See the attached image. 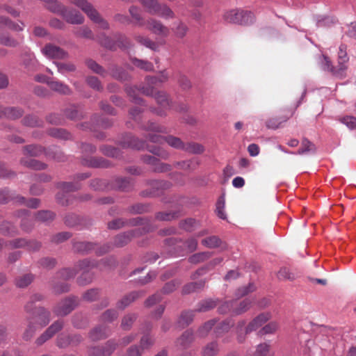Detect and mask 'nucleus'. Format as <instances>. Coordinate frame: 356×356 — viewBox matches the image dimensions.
<instances>
[{
	"mask_svg": "<svg viewBox=\"0 0 356 356\" xmlns=\"http://www.w3.org/2000/svg\"><path fill=\"white\" fill-rule=\"evenodd\" d=\"M115 264V260L107 259H102L99 263L88 259L79 261L76 263V267L79 268V271H82V273L77 279L78 284L83 286L90 284L93 279V274L90 272V270L95 267H99L102 269V265L111 267Z\"/></svg>",
	"mask_w": 356,
	"mask_h": 356,
	"instance_id": "obj_1",
	"label": "nucleus"
},
{
	"mask_svg": "<svg viewBox=\"0 0 356 356\" xmlns=\"http://www.w3.org/2000/svg\"><path fill=\"white\" fill-rule=\"evenodd\" d=\"M121 144L123 147H131L138 150L146 147L149 152L163 159H168L170 156V154L165 149L158 146H146L145 141L140 140L131 134L126 135Z\"/></svg>",
	"mask_w": 356,
	"mask_h": 356,
	"instance_id": "obj_2",
	"label": "nucleus"
},
{
	"mask_svg": "<svg viewBox=\"0 0 356 356\" xmlns=\"http://www.w3.org/2000/svg\"><path fill=\"white\" fill-rule=\"evenodd\" d=\"M346 49L347 47L346 44H341L339 46L338 52V65L337 67H334L332 65L330 58L327 56H324L325 70L330 72L333 76L339 79H343L346 76V71L348 69L346 63L349 60Z\"/></svg>",
	"mask_w": 356,
	"mask_h": 356,
	"instance_id": "obj_3",
	"label": "nucleus"
},
{
	"mask_svg": "<svg viewBox=\"0 0 356 356\" xmlns=\"http://www.w3.org/2000/svg\"><path fill=\"white\" fill-rule=\"evenodd\" d=\"M270 317L271 316L269 313L260 314L249 323V324L245 327L244 332L243 327L245 325V321L243 320L239 321L236 327L238 341L239 343H243L245 341V335L247 334L257 330L267 322Z\"/></svg>",
	"mask_w": 356,
	"mask_h": 356,
	"instance_id": "obj_4",
	"label": "nucleus"
},
{
	"mask_svg": "<svg viewBox=\"0 0 356 356\" xmlns=\"http://www.w3.org/2000/svg\"><path fill=\"white\" fill-rule=\"evenodd\" d=\"M158 79L157 76H147L145 80L148 84L147 86H143L142 88L138 89L136 87L127 86L125 88L126 92L132 98V101L134 103L140 104L142 102V99L138 97V94L142 93L146 96H152L154 92L153 86L159 83Z\"/></svg>",
	"mask_w": 356,
	"mask_h": 356,
	"instance_id": "obj_5",
	"label": "nucleus"
},
{
	"mask_svg": "<svg viewBox=\"0 0 356 356\" xmlns=\"http://www.w3.org/2000/svg\"><path fill=\"white\" fill-rule=\"evenodd\" d=\"M155 229L156 227L153 226L149 221L145 220V225L142 228H137L117 235L114 238L113 244L115 247H123L129 243L133 238L152 232Z\"/></svg>",
	"mask_w": 356,
	"mask_h": 356,
	"instance_id": "obj_6",
	"label": "nucleus"
},
{
	"mask_svg": "<svg viewBox=\"0 0 356 356\" xmlns=\"http://www.w3.org/2000/svg\"><path fill=\"white\" fill-rule=\"evenodd\" d=\"M223 19L227 23L248 25L253 23L254 15L251 11L233 9L225 12Z\"/></svg>",
	"mask_w": 356,
	"mask_h": 356,
	"instance_id": "obj_7",
	"label": "nucleus"
},
{
	"mask_svg": "<svg viewBox=\"0 0 356 356\" xmlns=\"http://www.w3.org/2000/svg\"><path fill=\"white\" fill-rule=\"evenodd\" d=\"M115 38L117 40L116 42L105 34L101 33L97 35L96 40L102 47L111 50H115L118 47L120 48L129 47L130 42L125 35L118 34L115 35Z\"/></svg>",
	"mask_w": 356,
	"mask_h": 356,
	"instance_id": "obj_8",
	"label": "nucleus"
},
{
	"mask_svg": "<svg viewBox=\"0 0 356 356\" xmlns=\"http://www.w3.org/2000/svg\"><path fill=\"white\" fill-rule=\"evenodd\" d=\"M111 246L109 244L99 245L95 243L85 241H74L73 250L81 254H88L92 250H95L97 254L101 255L109 252Z\"/></svg>",
	"mask_w": 356,
	"mask_h": 356,
	"instance_id": "obj_9",
	"label": "nucleus"
},
{
	"mask_svg": "<svg viewBox=\"0 0 356 356\" xmlns=\"http://www.w3.org/2000/svg\"><path fill=\"white\" fill-rule=\"evenodd\" d=\"M57 188L61 190V192L56 195L58 202L61 205L67 206L72 202V196L69 193L79 190L80 185L71 182H60L58 183Z\"/></svg>",
	"mask_w": 356,
	"mask_h": 356,
	"instance_id": "obj_10",
	"label": "nucleus"
},
{
	"mask_svg": "<svg viewBox=\"0 0 356 356\" xmlns=\"http://www.w3.org/2000/svg\"><path fill=\"white\" fill-rule=\"evenodd\" d=\"M11 199L14 200L15 202H19V204L26 205L27 207L33 209H36L40 205V200L37 198H31L26 200L24 197L19 195H17L16 197L11 196L8 190L5 189L0 191V203H7Z\"/></svg>",
	"mask_w": 356,
	"mask_h": 356,
	"instance_id": "obj_11",
	"label": "nucleus"
},
{
	"mask_svg": "<svg viewBox=\"0 0 356 356\" xmlns=\"http://www.w3.org/2000/svg\"><path fill=\"white\" fill-rule=\"evenodd\" d=\"M146 29L159 36L166 38L170 35V29L161 21L154 18H148L145 23Z\"/></svg>",
	"mask_w": 356,
	"mask_h": 356,
	"instance_id": "obj_12",
	"label": "nucleus"
},
{
	"mask_svg": "<svg viewBox=\"0 0 356 356\" xmlns=\"http://www.w3.org/2000/svg\"><path fill=\"white\" fill-rule=\"evenodd\" d=\"M9 245L13 248H26L29 252H38L42 247L41 242L35 239L19 238L12 240Z\"/></svg>",
	"mask_w": 356,
	"mask_h": 356,
	"instance_id": "obj_13",
	"label": "nucleus"
},
{
	"mask_svg": "<svg viewBox=\"0 0 356 356\" xmlns=\"http://www.w3.org/2000/svg\"><path fill=\"white\" fill-rule=\"evenodd\" d=\"M78 305L76 297H69L60 301L54 309L56 316H64L70 314Z\"/></svg>",
	"mask_w": 356,
	"mask_h": 356,
	"instance_id": "obj_14",
	"label": "nucleus"
},
{
	"mask_svg": "<svg viewBox=\"0 0 356 356\" xmlns=\"http://www.w3.org/2000/svg\"><path fill=\"white\" fill-rule=\"evenodd\" d=\"M63 321L58 320L52 323L40 337H38L35 343L40 346L47 341L52 338L63 327Z\"/></svg>",
	"mask_w": 356,
	"mask_h": 356,
	"instance_id": "obj_15",
	"label": "nucleus"
},
{
	"mask_svg": "<svg viewBox=\"0 0 356 356\" xmlns=\"http://www.w3.org/2000/svg\"><path fill=\"white\" fill-rule=\"evenodd\" d=\"M42 53L47 58L51 59H66L69 57V54L60 48L51 43L46 44L42 49Z\"/></svg>",
	"mask_w": 356,
	"mask_h": 356,
	"instance_id": "obj_16",
	"label": "nucleus"
},
{
	"mask_svg": "<svg viewBox=\"0 0 356 356\" xmlns=\"http://www.w3.org/2000/svg\"><path fill=\"white\" fill-rule=\"evenodd\" d=\"M146 219L140 217L134 218L131 219L117 218L108 223V227L111 229H118L125 226H135L138 225H145ZM147 221H149L147 220Z\"/></svg>",
	"mask_w": 356,
	"mask_h": 356,
	"instance_id": "obj_17",
	"label": "nucleus"
},
{
	"mask_svg": "<svg viewBox=\"0 0 356 356\" xmlns=\"http://www.w3.org/2000/svg\"><path fill=\"white\" fill-rule=\"evenodd\" d=\"M72 2L80 8L94 23L101 17L99 13L87 0H72Z\"/></svg>",
	"mask_w": 356,
	"mask_h": 356,
	"instance_id": "obj_18",
	"label": "nucleus"
},
{
	"mask_svg": "<svg viewBox=\"0 0 356 356\" xmlns=\"http://www.w3.org/2000/svg\"><path fill=\"white\" fill-rule=\"evenodd\" d=\"M142 160L145 163L149 165L152 171L155 172H165L172 170L171 165L161 163L157 158L151 155H144Z\"/></svg>",
	"mask_w": 356,
	"mask_h": 356,
	"instance_id": "obj_19",
	"label": "nucleus"
},
{
	"mask_svg": "<svg viewBox=\"0 0 356 356\" xmlns=\"http://www.w3.org/2000/svg\"><path fill=\"white\" fill-rule=\"evenodd\" d=\"M61 16L67 22L72 24H81L84 22V17L80 12L66 7L63 10Z\"/></svg>",
	"mask_w": 356,
	"mask_h": 356,
	"instance_id": "obj_20",
	"label": "nucleus"
},
{
	"mask_svg": "<svg viewBox=\"0 0 356 356\" xmlns=\"http://www.w3.org/2000/svg\"><path fill=\"white\" fill-rule=\"evenodd\" d=\"M133 180L130 178L117 177L109 184V190L114 189L120 191H129L133 188Z\"/></svg>",
	"mask_w": 356,
	"mask_h": 356,
	"instance_id": "obj_21",
	"label": "nucleus"
},
{
	"mask_svg": "<svg viewBox=\"0 0 356 356\" xmlns=\"http://www.w3.org/2000/svg\"><path fill=\"white\" fill-rule=\"evenodd\" d=\"M148 184L151 188L150 194L154 196H158L163 193L164 190L171 187L170 182L163 180H151L148 181Z\"/></svg>",
	"mask_w": 356,
	"mask_h": 356,
	"instance_id": "obj_22",
	"label": "nucleus"
},
{
	"mask_svg": "<svg viewBox=\"0 0 356 356\" xmlns=\"http://www.w3.org/2000/svg\"><path fill=\"white\" fill-rule=\"evenodd\" d=\"M82 164L85 166L91 168H108L110 166V162L102 157L83 158Z\"/></svg>",
	"mask_w": 356,
	"mask_h": 356,
	"instance_id": "obj_23",
	"label": "nucleus"
},
{
	"mask_svg": "<svg viewBox=\"0 0 356 356\" xmlns=\"http://www.w3.org/2000/svg\"><path fill=\"white\" fill-rule=\"evenodd\" d=\"M195 337L193 331H185L180 337L176 340V346L181 350L188 348L194 341Z\"/></svg>",
	"mask_w": 356,
	"mask_h": 356,
	"instance_id": "obj_24",
	"label": "nucleus"
},
{
	"mask_svg": "<svg viewBox=\"0 0 356 356\" xmlns=\"http://www.w3.org/2000/svg\"><path fill=\"white\" fill-rule=\"evenodd\" d=\"M223 261L222 257H216L211 261H210L205 266L198 268L192 275L191 278L195 280L199 276H201L205 274L207 272L211 270L214 268L216 266L219 265Z\"/></svg>",
	"mask_w": 356,
	"mask_h": 356,
	"instance_id": "obj_25",
	"label": "nucleus"
},
{
	"mask_svg": "<svg viewBox=\"0 0 356 356\" xmlns=\"http://www.w3.org/2000/svg\"><path fill=\"white\" fill-rule=\"evenodd\" d=\"M111 334V330L106 325H100L95 327L90 332L89 337L92 341H99L108 337Z\"/></svg>",
	"mask_w": 356,
	"mask_h": 356,
	"instance_id": "obj_26",
	"label": "nucleus"
},
{
	"mask_svg": "<svg viewBox=\"0 0 356 356\" xmlns=\"http://www.w3.org/2000/svg\"><path fill=\"white\" fill-rule=\"evenodd\" d=\"M31 314L38 318V323L41 327H45L50 321V312L44 307H38Z\"/></svg>",
	"mask_w": 356,
	"mask_h": 356,
	"instance_id": "obj_27",
	"label": "nucleus"
},
{
	"mask_svg": "<svg viewBox=\"0 0 356 356\" xmlns=\"http://www.w3.org/2000/svg\"><path fill=\"white\" fill-rule=\"evenodd\" d=\"M143 293L140 291H133L129 294L124 296L120 301L117 303V308L120 309H124L127 306H129L132 302L138 298L140 296H142Z\"/></svg>",
	"mask_w": 356,
	"mask_h": 356,
	"instance_id": "obj_28",
	"label": "nucleus"
},
{
	"mask_svg": "<svg viewBox=\"0 0 356 356\" xmlns=\"http://www.w3.org/2000/svg\"><path fill=\"white\" fill-rule=\"evenodd\" d=\"M220 352L219 344L217 341H213L204 346L201 350L202 356H216Z\"/></svg>",
	"mask_w": 356,
	"mask_h": 356,
	"instance_id": "obj_29",
	"label": "nucleus"
},
{
	"mask_svg": "<svg viewBox=\"0 0 356 356\" xmlns=\"http://www.w3.org/2000/svg\"><path fill=\"white\" fill-rule=\"evenodd\" d=\"M20 163L29 168L35 170H42L47 168V165L43 162L40 161L33 159H21Z\"/></svg>",
	"mask_w": 356,
	"mask_h": 356,
	"instance_id": "obj_30",
	"label": "nucleus"
},
{
	"mask_svg": "<svg viewBox=\"0 0 356 356\" xmlns=\"http://www.w3.org/2000/svg\"><path fill=\"white\" fill-rule=\"evenodd\" d=\"M48 86L52 90L61 95H67L72 93L70 87L59 81H50V82H48Z\"/></svg>",
	"mask_w": 356,
	"mask_h": 356,
	"instance_id": "obj_31",
	"label": "nucleus"
},
{
	"mask_svg": "<svg viewBox=\"0 0 356 356\" xmlns=\"http://www.w3.org/2000/svg\"><path fill=\"white\" fill-rule=\"evenodd\" d=\"M44 152H46L45 149L42 146L38 145H29L23 147L24 154L30 156L37 157Z\"/></svg>",
	"mask_w": 356,
	"mask_h": 356,
	"instance_id": "obj_32",
	"label": "nucleus"
},
{
	"mask_svg": "<svg viewBox=\"0 0 356 356\" xmlns=\"http://www.w3.org/2000/svg\"><path fill=\"white\" fill-rule=\"evenodd\" d=\"M181 215V210L175 211L158 212L156 214V219L161 221H170L179 218Z\"/></svg>",
	"mask_w": 356,
	"mask_h": 356,
	"instance_id": "obj_33",
	"label": "nucleus"
},
{
	"mask_svg": "<svg viewBox=\"0 0 356 356\" xmlns=\"http://www.w3.org/2000/svg\"><path fill=\"white\" fill-rule=\"evenodd\" d=\"M213 253L211 252H202L193 254L188 258V261L193 264H197L208 260Z\"/></svg>",
	"mask_w": 356,
	"mask_h": 356,
	"instance_id": "obj_34",
	"label": "nucleus"
},
{
	"mask_svg": "<svg viewBox=\"0 0 356 356\" xmlns=\"http://www.w3.org/2000/svg\"><path fill=\"white\" fill-rule=\"evenodd\" d=\"M111 76L117 80L124 81L130 79V75L122 68L113 67L110 70Z\"/></svg>",
	"mask_w": 356,
	"mask_h": 356,
	"instance_id": "obj_35",
	"label": "nucleus"
},
{
	"mask_svg": "<svg viewBox=\"0 0 356 356\" xmlns=\"http://www.w3.org/2000/svg\"><path fill=\"white\" fill-rule=\"evenodd\" d=\"M154 15L164 19H174L175 17V14L173 10L166 4L162 3H160L157 8V13H155Z\"/></svg>",
	"mask_w": 356,
	"mask_h": 356,
	"instance_id": "obj_36",
	"label": "nucleus"
},
{
	"mask_svg": "<svg viewBox=\"0 0 356 356\" xmlns=\"http://www.w3.org/2000/svg\"><path fill=\"white\" fill-rule=\"evenodd\" d=\"M134 39L137 42L152 50L156 51L158 49V44L155 42L150 40L148 37L136 35L134 36Z\"/></svg>",
	"mask_w": 356,
	"mask_h": 356,
	"instance_id": "obj_37",
	"label": "nucleus"
},
{
	"mask_svg": "<svg viewBox=\"0 0 356 356\" xmlns=\"http://www.w3.org/2000/svg\"><path fill=\"white\" fill-rule=\"evenodd\" d=\"M251 303L252 302L249 299H245L240 302L236 301V305L234 306L232 314L234 315L242 314L249 309Z\"/></svg>",
	"mask_w": 356,
	"mask_h": 356,
	"instance_id": "obj_38",
	"label": "nucleus"
},
{
	"mask_svg": "<svg viewBox=\"0 0 356 356\" xmlns=\"http://www.w3.org/2000/svg\"><path fill=\"white\" fill-rule=\"evenodd\" d=\"M205 281L200 280L196 282H191L184 286L182 293L184 294H188L192 292L197 291L204 288Z\"/></svg>",
	"mask_w": 356,
	"mask_h": 356,
	"instance_id": "obj_39",
	"label": "nucleus"
},
{
	"mask_svg": "<svg viewBox=\"0 0 356 356\" xmlns=\"http://www.w3.org/2000/svg\"><path fill=\"white\" fill-rule=\"evenodd\" d=\"M44 299V296L40 293H35L30 298L29 302L25 305L24 309L27 313H32L37 309L34 305L37 302L42 301Z\"/></svg>",
	"mask_w": 356,
	"mask_h": 356,
	"instance_id": "obj_40",
	"label": "nucleus"
},
{
	"mask_svg": "<svg viewBox=\"0 0 356 356\" xmlns=\"http://www.w3.org/2000/svg\"><path fill=\"white\" fill-rule=\"evenodd\" d=\"M154 99H156L157 104L162 108L166 109L170 107V100L167 94L163 91H159L156 93L154 92Z\"/></svg>",
	"mask_w": 356,
	"mask_h": 356,
	"instance_id": "obj_41",
	"label": "nucleus"
},
{
	"mask_svg": "<svg viewBox=\"0 0 356 356\" xmlns=\"http://www.w3.org/2000/svg\"><path fill=\"white\" fill-rule=\"evenodd\" d=\"M48 134L49 136L59 139H71V134L63 129L52 128L48 130Z\"/></svg>",
	"mask_w": 356,
	"mask_h": 356,
	"instance_id": "obj_42",
	"label": "nucleus"
},
{
	"mask_svg": "<svg viewBox=\"0 0 356 356\" xmlns=\"http://www.w3.org/2000/svg\"><path fill=\"white\" fill-rule=\"evenodd\" d=\"M146 11L154 15L157 13V8H159L160 3L157 0H139Z\"/></svg>",
	"mask_w": 356,
	"mask_h": 356,
	"instance_id": "obj_43",
	"label": "nucleus"
},
{
	"mask_svg": "<svg viewBox=\"0 0 356 356\" xmlns=\"http://www.w3.org/2000/svg\"><path fill=\"white\" fill-rule=\"evenodd\" d=\"M216 306V302L212 299L204 300L199 302L197 308L195 310L198 312H206Z\"/></svg>",
	"mask_w": 356,
	"mask_h": 356,
	"instance_id": "obj_44",
	"label": "nucleus"
},
{
	"mask_svg": "<svg viewBox=\"0 0 356 356\" xmlns=\"http://www.w3.org/2000/svg\"><path fill=\"white\" fill-rule=\"evenodd\" d=\"M74 35L76 37L96 40V38H95L92 30L86 26H83L79 28H77L74 31Z\"/></svg>",
	"mask_w": 356,
	"mask_h": 356,
	"instance_id": "obj_45",
	"label": "nucleus"
},
{
	"mask_svg": "<svg viewBox=\"0 0 356 356\" xmlns=\"http://www.w3.org/2000/svg\"><path fill=\"white\" fill-rule=\"evenodd\" d=\"M195 312V310L182 312L178 321L179 324L183 327L188 326L193 321Z\"/></svg>",
	"mask_w": 356,
	"mask_h": 356,
	"instance_id": "obj_46",
	"label": "nucleus"
},
{
	"mask_svg": "<svg viewBox=\"0 0 356 356\" xmlns=\"http://www.w3.org/2000/svg\"><path fill=\"white\" fill-rule=\"evenodd\" d=\"M201 243L208 248H216L220 246L222 241L219 237L211 236L202 239Z\"/></svg>",
	"mask_w": 356,
	"mask_h": 356,
	"instance_id": "obj_47",
	"label": "nucleus"
},
{
	"mask_svg": "<svg viewBox=\"0 0 356 356\" xmlns=\"http://www.w3.org/2000/svg\"><path fill=\"white\" fill-rule=\"evenodd\" d=\"M64 113L66 118L70 120H78L82 118V113L75 105H71L65 108Z\"/></svg>",
	"mask_w": 356,
	"mask_h": 356,
	"instance_id": "obj_48",
	"label": "nucleus"
},
{
	"mask_svg": "<svg viewBox=\"0 0 356 356\" xmlns=\"http://www.w3.org/2000/svg\"><path fill=\"white\" fill-rule=\"evenodd\" d=\"M288 117H276L268 119L266 122V125L268 129H277L280 128L282 123L286 122Z\"/></svg>",
	"mask_w": 356,
	"mask_h": 356,
	"instance_id": "obj_49",
	"label": "nucleus"
},
{
	"mask_svg": "<svg viewBox=\"0 0 356 356\" xmlns=\"http://www.w3.org/2000/svg\"><path fill=\"white\" fill-rule=\"evenodd\" d=\"M33 275L31 273L25 274L16 279L15 284L19 288H25L33 282Z\"/></svg>",
	"mask_w": 356,
	"mask_h": 356,
	"instance_id": "obj_50",
	"label": "nucleus"
},
{
	"mask_svg": "<svg viewBox=\"0 0 356 356\" xmlns=\"http://www.w3.org/2000/svg\"><path fill=\"white\" fill-rule=\"evenodd\" d=\"M183 150L191 154H201L204 151V148L202 145L192 142L184 143Z\"/></svg>",
	"mask_w": 356,
	"mask_h": 356,
	"instance_id": "obj_51",
	"label": "nucleus"
},
{
	"mask_svg": "<svg viewBox=\"0 0 356 356\" xmlns=\"http://www.w3.org/2000/svg\"><path fill=\"white\" fill-rule=\"evenodd\" d=\"M36 330V325L33 323V320H29V324L22 335L23 340L26 341H30L33 337Z\"/></svg>",
	"mask_w": 356,
	"mask_h": 356,
	"instance_id": "obj_52",
	"label": "nucleus"
},
{
	"mask_svg": "<svg viewBox=\"0 0 356 356\" xmlns=\"http://www.w3.org/2000/svg\"><path fill=\"white\" fill-rule=\"evenodd\" d=\"M43 122L39 119L36 115H29L24 118L22 124L28 127H40L42 125Z\"/></svg>",
	"mask_w": 356,
	"mask_h": 356,
	"instance_id": "obj_53",
	"label": "nucleus"
},
{
	"mask_svg": "<svg viewBox=\"0 0 356 356\" xmlns=\"http://www.w3.org/2000/svg\"><path fill=\"white\" fill-rule=\"evenodd\" d=\"M99 149L103 154L107 156L118 158L120 156V149L110 145H102Z\"/></svg>",
	"mask_w": 356,
	"mask_h": 356,
	"instance_id": "obj_54",
	"label": "nucleus"
},
{
	"mask_svg": "<svg viewBox=\"0 0 356 356\" xmlns=\"http://www.w3.org/2000/svg\"><path fill=\"white\" fill-rule=\"evenodd\" d=\"M54 217L55 214L50 211H40L35 216L36 220L43 222L52 221Z\"/></svg>",
	"mask_w": 356,
	"mask_h": 356,
	"instance_id": "obj_55",
	"label": "nucleus"
},
{
	"mask_svg": "<svg viewBox=\"0 0 356 356\" xmlns=\"http://www.w3.org/2000/svg\"><path fill=\"white\" fill-rule=\"evenodd\" d=\"M24 111L18 107H7L6 112V118L10 120H16L22 116Z\"/></svg>",
	"mask_w": 356,
	"mask_h": 356,
	"instance_id": "obj_56",
	"label": "nucleus"
},
{
	"mask_svg": "<svg viewBox=\"0 0 356 356\" xmlns=\"http://www.w3.org/2000/svg\"><path fill=\"white\" fill-rule=\"evenodd\" d=\"M165 141L173 148L181 150L184 149V143L179 138L170 135L165 136Z\"/></svg>",
	"mask_w": 356,
	"mask_h": 356,
	"instance_id": "obj_57",
	"label": "nucleus"
},
{
	"mask_svg": "<svg viewBox=\"0 0 356 356\" xmlns=\"http://www.w3.org/2000/svg\"><path fill=\"white\" fill-rule=\"evenodd\" d=\"M216 324V320H210L204 323L197 330V334L200 337L204 338L207 337Z\"/></svg>",
	"mask_w": 356,
	"mask_h": 356,
	"instance_id": "obj_58",
	"label": "nucleus"
},
{
	"mask_svg": "<svg viewBox=\"0 0 356 356\" xmlns=\"http://www.w3.org/2000/svg\"><path fill=\"white\" fill-rule=\"evenodd\" d=\"M137 316L135 314H128L124 316L121 322V327L124 330H129L136 321Z\"/></svg>",
	"mask_w": 356,
	"mask_h": 356,
	"instance_id": "obj_59",
	"label": "nucleus"
},
{
	"mask_svg": "<svg viewBox=\"0 0 356 356\" xmlns=\"http://www.w3.org/2000/svg\"><path fill=\"white\" fill-rule=\"evenodd\" d=\"M87 67L91 70L93 72L98 74L102 76H105L106 72L105 70L92 59H88L86 61Z\"/></svg>",
	"mask_w": 356,
	"mask_h": 356,
	"instance_id": "obj_60",
	"label": "nucleus"
},
{
	"mask_svg": "<svg viewBox=\"0 0 356 356\" xmlns=\"http://www.w3.org/2000/svg\"><path fill=\"white\" fill-rule=\"evenodd\" d=\"M79 272V268H63L58 273V275L63 280H67L73 278Z\"/></svg>",
	"mask_w": 356,
	"mask_h": 356,
	"instance_id": "obj_61",
	"label": "nucleus"
},
{
	"mask_svg": "<svg viewBox=\"0 0 356 356\" xmlns=\"http://www.w3.org/2000/svg\"><path fill=\"white\" fill-rule=\"evenodd\" d=\"M47 3V8L49 10L54 13L62 15V12L65 7L56 0H44Z\"/></svg>",
	"mask_w": 356,
	"mask_h": 356,
	"instance_id": "obj_62",
	"label": "nucleus"
},
{
	"mask_svg": "<svg viewBox=\"0 0 356 356\" xmlns=\"http://www.w3.org/2000/svg\"><path fill=\"white\" fill-rule=\"evenodd\" d=\"M131 61L135 66L145 71L148 72L152 71L154 70L153 64L147 60H140L136 58H134L131 59Z\"/></svg>",
	"mask_w": 356,
	"mask_h": 356,
	"instance_id": "obj_63",
	"label": "nucleus"
},
{
	"mask_svg": "<svg viewBox=\"0 0 356 356\" xmlns=\"http://www.w3.org/2000/svg\"><path fill=\"white\" fill-rule=\"evenodd\" d=\"M270 345L264 343H260L257 346L254 356H272L269 354Z\"/></svg>",
	"mask_w": 356,
	"mask_h": 356,
	"instance_id": "obj_64",
	"label": "nucleus"
}]
</instances>
